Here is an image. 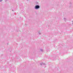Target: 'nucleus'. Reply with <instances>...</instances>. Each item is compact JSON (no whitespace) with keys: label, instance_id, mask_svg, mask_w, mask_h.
I'll use <instances>...</instances> for the list:
<instances>
[{"label":"nucleus","instance_id":"nucleus-1","mask_svg":"<svg viewBox=\"0 0 73 73\" xmlns=\"http://www.w3.org/2000/svg\"><path fill=\"white\" fill-rule=\"evenodd\" d=\"M35 9H38L40 8V6L37 5L35 6Z\"/></svg>","mask_w":73,"mask_h":73},{"label":"nucleus","instance_id":"nucleus-2","mask_svg":"<svg viewBox=\"0 0 73 73\" xmlns=\"http://www.w3.org/2000/svg\"><path fill=\"white\" fill-rule=\"evenodd\" d=\"M40 65H45L46 64H45L43 63H40Z\"/></svg>","mask_w":73,"mask_h":73},{"label":"nucleus","instance_id":"nucleus-3","mask_svg":"<svg viewBox=\"0 0 73 73\" xmlns=\"http://www.w3.org/2000/svg\"><path fill=\"white\" fill-rule=\"evenodd\" d=\"M64 21H66V18H64Z\"/></svg>","mask_w":73,"mask_h":73},{"label":"nucleus","instance_id":"nucleus-4","mask_svg":"<svg viewBox=\"0 0 73 73\" xmlns=\"http://www.w3.org/2000/svg\"><path fill=\"white\" fill-rule=\"evenodd\" d=\"M40 51L41 52H43V50L42 49H40Z\"/></svg>","mask_w":73,"mask_h":73},{"label":"nucleus","instance_id":"nucleus-5","mask_svg":"<svg viewBox=\"0 0 73 73\" xmlns=\"http://www.w3.org/2000/svg\"><path fill=\"white\" fill-rule=\"evenodd\" d=\"M38 33L39 35H41V33H40V32H38Z\"/></svg>","mask_w":73,"mask_h":73},{"label":"nucleus","instance_id":"nucleus-6","mask_svg":"<svg viewBox=\"0 0 73 73\" xmlns=\"http://www.w3.org/2000/svg\"><path fill=\"white\" fill-rule=\"evenodd\" d=\"M3 0H0V2L2 1Z\"/></svg>","mask_w":73,"mask_h":73},{"label":"nucleus","instance_id":"nucleus-7","mask_svg":"<svg viewBox=\"0 0 73 73\" xmlns=\"http://www.w3.org/2000/svg\"><path fill=\"white\" fill-rule=\"evenodd\" d=\"M72 23H73V21H72Z\"/></svg>","mask_w":73,"mask_h":73}]
</instances>
